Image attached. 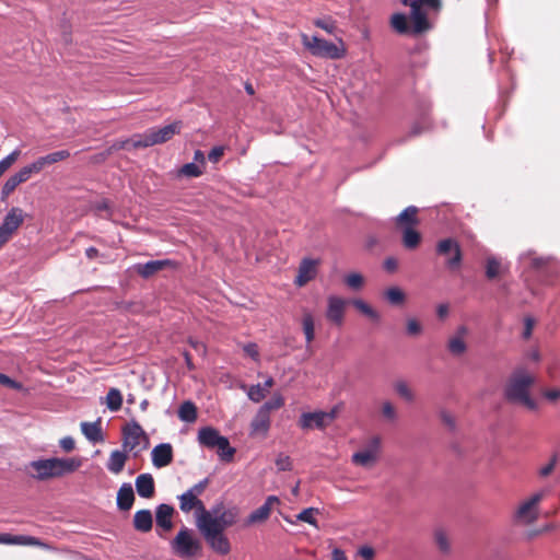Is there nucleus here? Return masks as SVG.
I'll use <instances>...</instances> for the list:
<instances>
[{"instance_id":"393cba45","label":"nucleus","mask_w":560,"mask_h":560,"mask_svg":"<svg viewBox=\"0 0 560 560\" xmlns=\"http://www.w3.org/2000/svg\"><path fill=\"white\" fill-rule=\"evenodd\" d=\"M174 514V508L166 503H161L155 510V522L159 527L168 532L173 527L172 516Z\"/></svg>"},{"instance_id":"dca6fc26","label":"nucleus","mask_w":560,"mask_h":560,"mask_svg":"<svg viewBox=\"0 0 560 560\" xmlns=\"http://www.w3.org/2000/svg\"><path fill=\"white\" fill-rule=\"evenodd\" d=\"M279 503V498L276 495H269L266 498L265 502L255 511H253L246 518L245 525H254L258 523H262L270 516L271 509L273 504Z\"/></svg>"},{"instance_id":"4c0bfd02","label":"nucleus","mask_w":560,"mask_h":560,"mask_svg":"<svg viewBox=\"0 0 560 560\" xmlns=\"http://www.w3.org/2000/svg\"><path fill=\"white\" fill-rule=\"evenodd\" d=\"M106 406L110 411H118L122 406V395L118 388H110L106 396Z\"/></svg>"},{"instance_id":"774afa93","label":"nucleus","mask_w":560,"mask_h":560,"mask_svg":"<svg viewBox=\"0 0 560 560\" xmlns=\"http://www.w3.org/2000/svg\"><path fill=\"white\" fill-rule=\"evenodd\" d=\"M441 419L450 428V430L455 429V419L451 413H448L447 411H442Z\"/></svg>"},{"instance_id":"423d86ee","label":"nucleus","mask_w":560,"mask_h":560,"mask_svg":"<svg viewBox=\"0 0 560 560\" xmlns=\"http://www.w3.org/2000/svg\"><path fill=\"white\" fill-rule=\"evenodd\" d=\"M215 516L209 511H203L197 515L196 524L198 528H210L224 532L225 528L233 526L240 517V509L231 506L220 512V506L212 509Z\"/></svg>"},{"instance_id":"e2e57ef3","label":"nucleus","mask_w":560,"mask_h":560,"mask_svg":"<svg viewBox=\"0 0 560 560\" xmlns=\"http://www.w3.org/2000/svg\"><path fill=\"white\" fill-rule=\"evenodd\" d=\"M59 445L60 447L65 451V452H71L74 450V446H75V443H74V440L72 436H63L60 441H59Z\"/></svg>"},{"instance_id":"864d4df0","label":"nucleus","mask_w":560,"mask_h":560,"mask_svg":"<svg viewBox=\"0 0 560 560\" xmlns=\"http://www.w3.org/2000/svg\"><path fill=\"white\" fill-rule=\"evenodd\" d=\"M558 463V456L553 454L547 464L541 466L538 470V475L542 478L548 477L555 469L556 465Z\"/></svg>"},{"instance_id":"9b49d317","label":"nucleus","mask_w":560,"mask_h":560,"mask_svg":"<svg viewBox=\"0 0 560 560\" xmlns=\"http://www.w3.org/2000/svg\"><path fill=\"white\" fill-rule=\"evenodd\" d=\"M24 221V212L21 208L12 207L0 225V248L11 238L13 233Z\"/></svg>"},{"instance_id":"a19ab883","label":"nucleus","mask_w":560,"mask_h":560,"mask_svg":"<svg viewBox=\"0 0 560 560\" xmlns=\"http://www.w3.org/2000/svg\"><path fill=\"white\" fill-rule=\"evenodd\" d=\"M353 305L355 306V308H358L361 313H363L364 315H366L368 317H370L371 319H374V320H378L380 319V315L378 313L373 310L366 302H364L363 300H360V299H357V300H353Z\"/></svg>"},{"instance_id":"13d9d810","label":"nucleus","mask_w":560,"mask_h":560,"mask_svg":"<svg viewBox=\"0 0 560 560\" xmlns=\"http://www.w3.org/2000/svg\"><path fill=\"white\" fill-rule=\"evenodd\" d=\"M243 351L246 355L250 357L254 361H259V351L255 342H248L243 346Z\"/></svg>"},{"instance_id":"603ef678","label":"nucleus","mask_w":560,"mask_h":560,"mask_svg":"<svg viewBox=\"0 0 560 560\" xmlns=\"http://www.w3.org/2000/svg\"><path fill=\"white\" fill-rule=\"evenodd\" d=\"M180 174L187 177H198L202 174V171L197 164L190 162L183 165Z\"/></svg>"},{"instance_id":"c9c22d12","label":"nucleus","mask_w":560,"mask_h":560,"mask_svg":"<svg viewBox=\"0 0 560 560\" xmlns=\"http://www.w3.org/2000/svg\"><path fill=\"white\" fill-rule=\"evenodd\" d=\"M178 418L187 423H191L197 419V408L190 400L180 404L178 408Z\"/></svg>"},{"instance_id":"58836bf2","label":"nucleus","mask_w":560,"mask_h":560,"mask_svg":"<svg viewBox=\"0 0 560 560\" xmlns=\"http://www.w3.org/2000/svg\"><path fill=\"white\" fill-rule=\"evenodd\" d=\"M385 299L392 305H400L405 302L406 295L398 287L388 288L384 293Z\"/></svg>"},{"instance_id":"6e6d98bb","label":"nucleus","mask_w":560,"mask_h":560,"mask_svg":"<svg viewBox=\"0 0 560 560\" xmlns=\"http://www.w3.org/2000/svg\"><path fill=\"white\" fill-rule=\"evenodd\" d=\"M314 24L315 26L326 31L328 34H332L336 30V24L330 18L317 19Z\"/></svg>"},{"instance_id":"b1692460","label":"nucleus","mask_w":560,"mask_h":560,"mask_svg":"<svg viewBox=\"0 0 560 560\" xmlns=\"http://www.w3.org/2000/svg\"><path fill=\"white\" fill-rule=\"evenodd\" d=\"M136 490L139 497L150 499L155 491L154 479L151 474H140L135 481Z\"/></svg>"},{"instance_id":"6e6552de","label":"nucleus","mask_w":560,"mask_h":560,"mask_svg":"<svg viewBox=\"0 0 560 560\" xmlns=\"http://www.w3.org/2000/svg\"><path fill=\"white\" fill-rule=\"evenodd\" d=\"M171 547L180 558L189 559L201 550V542L191 529L183 527L172 540Z\"/></svg>"},{"instance_id":"338daca9","label":"nucleus","mask_w":560,"mask_h":560,"mask_svg":"<svg viewBox=\"0 0 560 560\" xmlns=\"http://www.w3.org/2000/svg\"><path fill=\"white\" fill-rule=\"evenodd\" d=\"M93 209L97 212V213H101L103 211H106L108 212L110 210V205L108 202L107 199H102L100 201H96L94 205H93Z\"/></svg>"},{"instance_id":"c03bdc74","label":"nucleus","mask_w":560,"mask_h":560,"mask_svg":"<svg viewBox=\"0 0 560 560\" xmlns=\"http://www.w3.org/2000/svg\"><path fill=\"white\" fill-rule=\"evenodd\" d=\"M303 331L307 343H311L314 339V319L311 314H306L303 317Z\"/></svg>"},{"instance_id":"c756f323","label":"nucleus","mask_w":560,"mask_h":560,"mask_svg":"<svg viewBox=\"0 0 560 560\" xmlns=\"http://www.w3.org/2000/svg\"><path fill=\"white\" fill-rule=\"evenodd\" d=\"M466 334H467V328L465 326H460L457 329V336L452 337L448 340L447 349L452 354L460 355L466 351L467 346L463 339V336Z\"/></svg>"},{"instance_id":"9d476101","label":"nucleus","mask_w":560,"mask_h":560,"mask_svg":"<svg viewBox=\"0 0 560 560\" xmlns=\"http://www.w3.org/2000/svg\"><path fill=\"white\" fill-rule=\"evenodd\" d=\"M436 254L445 257V266L456 270L463 261V254L457 241L452 237L443 238L436 244Z\"/></svg>"},{"instance_id":"20e7f679","label":"nucleus","mask_w":560,"mask_h":560,"mask_svg":"<svg viewBox=\"0 0 560 560\" xmlns=\"http://www.w3.org/2000/svg\"><path fill=\"white\" fill-rule=\"evenodd\" d=\"M182 126L183 122L176 120L161 128H149L143 133L135 135L127 140L124 148L140 149L164 143L171 140L175 135H178L182 130Z\"/></svg>"},{"instance_id":"79ce46f5","label":"nucleus","mask_w":560,"mask_h":560,"mask_svg":"<svg viewBox=\"0 0 560 560\" xmlns=\"http://www.w3.org/2000/svg\"><path fill=\"white\" fill-rule=\"evenodd\" d=\"M33 174H37V170L32 162L23 166L19 172L14 173L13 176L16 178L18 183L22 184L30 179Z\"/></svg>"},{"instance_id":"a18cd8bd","label":"nucleus","mask_w":560,"mask_h":560,"mask_svg":"<svg viewBox=\"0 0 560 560\" xmlns=\"http://www.w3.org/2000/svg\"><path fill=\"white\" fill-rule=\"evenodd\" d=\"M418 212L417 207L409 206L404 209L397 217L398 222H407L409 224H415L417 222L416 214Z\"/></svg>"},{"instance_id":"0e129e2a","label":"nucleus","mask_w":560,"mask_h":560,"mask_svg":"<svg viewBox=\"0 0 560 560\" xmlns=\"http://www.w3.org/2000/svg\"><path fill=\"white\" fill-rule=\"evenodd\" d=\"M223 153H224L223 147H213L211 149V151L209 152V154H208V159L211 162L215 163V162H218L221 159Z\"/></svg>"},{"instance_id":"f3484780","label":"nucleus","mask_w":560,"mask_h":560,"mask_svg":"<svg viewBox=\"0 0 560 560\" xmlns=\"http://www.w3.org/2000/svg\"><path fill=\"white\" fill-rule=\"evenodd\" d=\"M317 259L313 258H303L300 266H299V272L294 280V283L298 287H303L311 280H313L317 275Z\"/></svg>"},{"instance_id":"6ab92c4d","label":"nucleus","mask_w":560,"mask_h":560,"mask_svg":"<svg viewBox=\"0 0 560 560\" xmlns=\"http://www.w3.org/2000/svg\"><path fill=\"white\" fill-rule=\"evenodd\" d=\"M167 266H174V262L170 259L150 260L144 264H136L133 266L135 271L144 279L150 278L154 273L163 270Z\"/></svg>"},{"instance_id":"49530a36","label":"nucleus","mask_w":560,"mask_h":560,"mask_svg":"<svg viewBox=\"0 0 560 560\" xmlns=\"http://www.w3.org/2000/svg\"><path fill=\"white\" fill-rule=\"evenodd\" d=\"M317 512V509L315 508H307V509H304L303 511H301L298 515H296V520L298 521H301V522H305L312 526H315L317 527V521L316 518L314 517V513Z\"/></svg>"},{"instance_id":"37998d69","label":"nucleus","mask_w":560,"mask_h":560,"mask_svg":"<svg viewBox=\"0 0 560 560\" xmlns=\"http://www.w3.org/2000/svg\"><path fill=\"white\" fill-rule=\"evenodd\" d=\"M284 405V399L280 394H275L269 400H267L261 407V410H265L270 415V411L280 409Z\"/></svg>"},{"instance_id":"c85d7f7f","label":"nucleus","mask_w":560,"mask_h":560,"mask_svg":"<svg viewBox=\"0 0 560 560\" xmlns=\"http://www.w3.org/2000/svg\"><path fill=\"white\" fill-rule=\"evenodd\" d=\"M0 544L39 546L42 542L33 536L0 534Z\"/></svg>"},{"instance_id":"680f3d73","label":"nucleus","mask_w":560,"mask_h":560,"mask_svg":"<svg viewBox=\"0 0 560 560\" xmlns=\"http://www.w3.org/2000/svg\"><path fill=\"white\" fill-rule=\"evenodd\" d=\"M276 466L280 471H287L291 469V460L289 456L280 455L276 459Z\"/></svg>"},{"instance_id":"e433bc0d","label":"nucleus","mask_w":560,"mask_h":560,"mask_svg":"<svg viewBox=\"0 0 560 560\" xmlns=\"http://www.w3.org/2000/svg\"><path fill=\"white\" fill-rule=\"evenodd\" d=\"M421 236L418 231L411 226H407L404 230L402 243L408 249H415L420 243Z\"/></svg>"},{"instance_id":"39448f33","label":"nucleus","mask_w":560,"mask_h":560,"mask_svg":"<svg viewBox=\"0 0 560 560\" xmlns=\"http://www.w3.org/2000/svg\"><path fill=\"white\" fill-rule=\"evenodd\" d=\"M402 4L410 8V19L415 20L413 31L430 32L433 28V22L429 14H438L442 9V0H401Z\"/></svg>"},{"instance_id":"f03ea898","label":"nucleus","mask_w":560,"mask_h":560,"mask_svg":"<svg viewBox=\"0 0 560 560\" xmlns=\"http://www.w3.org/2000/svg\"><path fill=\"white\" fill-rule=\"evenodd\" d=\"M81 464V459L75 457H51L33 460L31 467L36 471L35 477L38 480H47L72 474Z\"/></svg>"},{"instance_id":"3c124183","label":"nucleus","mask_w":560,"mask_h":560,"mask_svg":"<svg viewBox=\"0 0 560 560\" xmlns=\"http://www.w3.org/2000/svg\"><path fill=\"white\" fill-rule=\"evenodd\" d=\"M395 390L400 397H402L407 401H412L415 398L412 392L409 389L407 383L404 381H399L395 384Z\"/></svg>"},{"instance_id":"f704fd0d","label":"nucleus","mask_w":560,"mask_h":560,"mask_svg":"<svg viewBox=\"0 0 560 560\" xmlns=\"http://www.w3.org/2000/svg\"><path fill=\"white\" fill-rule=\"evenodd\" d=\"M508 267H503L501 261L494 257L489 256L486 259V277L489 280L495 279L501 272H505Z\"/></svg>"},{"instance_id":"5701e85b","label":"nucleus","mask_w":560,"mask_h":560,"mask_svg":"<svg viewBox=\"0 0 560 560\" xmlns=\"http://www.w3.org/2000/svg\"><path fill=\"white\" fill-rule=\"evenodd\" d=\"M80 428L89 442L96 444L104 441L101 418L96 419L94 422L83 421L81 422Z\"/></svg>"},{"instance_id":"5fc2aeb1","label":"nucleus","mask_w":560,"mask_h":560,"mask_svg":"<svg viewBox=\"0 0 560 560\" xmlns=\"http://www.w3.org/2000/svg\"><path fill=\"white\" fill-rule=\"evenodd\" d=\"M210 480L208 477L203 478L199 482L195 483L191 488H189L186 492H190V495L194 498H198V495L202 494V492L208 487Z\"/></svg>"},{"instance_id":"bb28decb","label":"nucleus","mask_w":560,"mask_h":560,"mask_svg":"<svg viewBox=\"0 0 560 560\" xmlns=\"http://www.w3.org/2000/svg\"><path fill=\"white\" fill-rule=\"evenodd\" d=\"M133 502L135 492L132 486L129 482H124L117 492V508L121 511H129L132 508Z\"/></svg>"},{"instance_id":"2f4dec72","label":"nucleus","mask_w":560,"mask_h":560,"mask_svg":"<svg viewBox=\"0 0 560 560\" xmlns=\"http://www.w3.org/2000/svg\"><path fill=\"white\" fill-rule=\"evenodd\" d=\"M273 385V378L268 377L264 384L252 385L248 388L247 396L254 402H259L266 397V392Z\"/></svg>"},{"instance_id":"ddd939ff","label":"nucleus","mask_w":560,"mask_h":560,"mask_svg":"<svg viewBox=\"0 0 560 560\" xmlns=\"http://www.w3.org/2000/svg\"><path fill=\"white\" fill-rule=\"evenodd\" d=\"M544 492L534 493L529 499L524 501L515 511L516 521L524 524H530L537 518V505L542 500Z\"/></svg>"},{"instance_id":"ea45409f","label":"nucleus","mask_w":560,"mask_h":560,"mask_svg":"<svg viewBox=\"0 0 560 560\" xmlns=\"http://www.w3.org/2000/svg\"><path fill=\"white\" fill-rule=\"evenodd\" d=\"M428 110H429V106H423L421 108V122H416L412 125L411 129H410V135L411 136H418L420 135L424 129L429 128L430 124L429 121L427 120V114H428Z\"/></svg>"},{"instance_id":"1a4fd4ad","label":"nucleus","mask_w":560,"mask_h":560,"mask_svg":"<svg viewBox=\"0 0 560 560\" xmlns=\"http://www.w3.org/2000/svg\"><path fill=\"white\" fill-rule=\"evenodd\" d=\"M303 43L310 51L317 57L339 59L343 56V49L339 48L331 42L319 38L318 36H312L308 38L306 35H303Z\"/></svg>"},{"instance_id":"4be33fe9","label":"nucleus","mask_w":560,"mask_h":560,"mask_svg":"<svg viewBox=\"0 0 560 560\" xmlns=\"http://www.w3.org/2000/svg\"><path fill=\"white\" fill-rule=\"evenodd\" d=\"M327 415L326 411H315V412H303L300 417L299 424L302 429H324L327 425Z\"/></svg>"},{"instance_id":"0eeeda50","label":"nucleus","mask_w":560,"mask_h":560,"mask_svg":"<svg viewBox=\"0 0 560 560\" xmlns=\"http://www.w3.org/2000/svg\"><path fill=\"white\" fill-rule=\"evenodd\" d=\"M198 443L209 450H217L218 456L222 462L233 460L236 450L230 445L226 436L212 427H202L198 431Z\"/></svg>"},{"instance_id":"412c9836","label":"nucleus","mask_w":560,"mask_h":560,"mask_svg":"<svg viewBox=\"0 0 560 560\" xmlns=\"http://www.w3.org/2000/svg\"><path fill=\"white\" fill-rule=\"evenodd\" d=\"M390 24L392 27L401 35H412L418 36L421 34H424L425 32H416L413 31L415 27V20L410 19V23L408 22V18L404 13H395L390 18Z\"/></svg>"},{"instance_id":"f8f14e48","label":"nucleus","mask_w":560,"mask_h":560,"mask_svg":"<svg viewBox=\"0 0 560 560\" xmlns=\"http://www.w3.org/2000/svg\"><path fill=\"white\" fill-rule=\"evenodd\" d=\"M122 447L129 452L133 451L141 441L148 442L144 430L136 420H131L122 428Z\"/></svg>"},{"instance_id":"052dcab7","label":"nucleus","mask_w":560,"mask_h":560,"mask_svg":"<svg viewBox=\"0 0 560 560\" xmlns=\"http://www.w3.org/2000/svg\"><path fill=\"white\" fill-rule=\"evenodd\" d=\"M435 541L441 551L446 552L450 549V545L445 534L442 530L435 533Z\"/></svg>"},{"instance_id":"f257e3e1","label":"nucleus","mask_w":560,"mask_h":560,"mask_svg":"<svg viewBox=\"0 0 560 560\" xmlns=\"http://www.w3.org/2000/svg\"><path fill=\"white\" fill-rule=\"evenodd\" d=\"M534 377L523 368L516 369L504 386V398L511 404L523 405L529 410H536L538 405L530 396Z\"/></svg>"},{"instance_id":"aec40b11","label":"nucleus","mask_w":560,"mask_h":560,"mask_svg":"<svg viewBox=\"0 0 560 560\" xmlns=\"http://www.w3.org/2000/svg\"><path fill=\"white\" fill-rule=\"evenodd\" d=\"M346 301L339 296L330 295L328 298V306L326 317L336 325H341L343 322Z\"/></svg>"},{"instance_id":"a878e982","label":"nucleus","mask_w":560,"mask_h":560,"mask_svg":"<svg viewBox=\"0 0 560 560\" xmlns=\"http://www.w3.org/2000/svg\"><path fill=\"white\" fill-rule=\"evenodd\" d=\"M69 150H59L46 155L37 158L33 163L37 170V173L42 172L46 166L61 162L70 158Z\"/></svg>"},{"instance_id":"cd10ccee","label":"nucleus","mask_w":560,"mask_h":560,"mask_svg":"<svg viewBox=\"0 0 560 560\" xmlns=\"http://www.w3.org/2000/svg\"><path fill=\"white\" fill-rule=\"evenodd\" d=\"M153 524L152 513L150 510L143 509L135 513L133 526L137 530L148 533Z\"/></svg>"},{"instance_id":"a211bd4d","label":"nucleus","mask_w":560,"mask_h":560,"mask_svg":"<svg viewBox=\"0 0 560 560\" xmlns=\"http://www.w3.org/2000/svg\"><path fill=\"white\" fill-rule=\"evenodd\" d=\"M152 464L156 468H163L173 460V447L170 443H161L151 452Z\"/></svg>"},{"instance_id":"69168bd1","label":"nucleus","mask_w":560,"mask_h":560,"mask_svg":"<svg viewBox=\"0 0 560 560\" xmlns=\"http://www.w3.org/2000/svg\"><path fill=\"white\" fill-rule=\"evenodd\" d=\"M383 267L387 272H390V273L395 272L398 267L397 259L394 257H387L384 260Z\"/></svg>"},{"instance_id":"4468645a","label":"nucleus","mask_w":560,"mask_h":560,"mask_svg":"<svg viewBox=\"0 0 560 560\" xmlns=\"http://www.w3.org/2000/svg\"><path fill=\"white\" fill-rule=\"evenodd\" d=\"M209 547L219 555H226L231 550V544L222 530L198 528Z\"/></svg>"},{"instance_id":"7c9ffc66","label":"nucleus","mask_w":560,"mask_h":560,"mask_svg":"<svg viewBox=\"0 0 560 560\" xmlns=\"http://www.w3.org/2000/svg\"><path fill=\"white\" fill-rule=\"evenodd\" d=\"M179 508L184 513L190 512L194 508L197 509L198 512L203 513L206 511L205 505L201 500L198 498H194L190 495V492H184L178 495Z\"/></svg>"},{"instance_id":"09e8293b","label":"nucleus","mask_w":560,"mask_h":560,"mask_svg":"<svg viewBox=\"0 0 560 560\" xmlns=\"http://www.w3.org/2000/svg\"><path fill=\"white\" fill-rule=\"evenodd\" d=\"M20 154L21 151L15 149L5 158L0 160V175H2L19 159Z\"/></svg>"},{"instance_id":"72a5a7b5","label":"nucleus","mask_w":560,"mask_h":560,"mask_svg":"<svg viewBox=\"0 0 560 560\" xmlns=\"http://www.w3.org/2000/svg\"><path fill=\"white\" fill-rule=\"evenodd\" d=\"M250 427L253 432L267 433L270 428V415L259 408L252 420Z\"/></svg>"},{"instance_id":"de8ad7c7","label":"nucleus","mask_w":560,"mask_h":560,"mask_svg":"<svg viewBox=\"0 0 560 560\" xmlns=\"http://www.w3.org/2000/svg\"><path fill=\"white\" fill-rule=\"evenodd\" d=\"M345 282L350 289L360 290L363 285L364 279L362 275L358 272H352L346 276Z\"/></svg>"},{"instance_id":"7ed1b4c3","label":"nucleus","mask_w":560,"mask_h":560,"mask_svg":"<svg viewBox=\"0 0 560 560\" xmlns=\"http://www.w3.org/2000/svg\"><path fill=\"white\" fill-rule=\"evenodd\" d=\"M518 268L526 280L533 276L541 281H547L549 277L558 271L553 257L536 256L530 250L518 256Z\"/></svg>"},{"instance_id":"bf43d9fd","label":"nucleus","mask_w":560,"mask_h":560,"mask_svg":"<svg viewBox=\"0 0 560 560\" xmlns=\"http://www.w3.org/2000/svg\"><path fill=\"white\" fill-rule=\"evenodd\" d=\"M0 385H3L13 389H21L23 386L18 381L9 377L8 375L0 373Z\"/></svg>"},{"instance_id":"4d7b16f0","label":"nucleus","mask_w":560,"mask_h":560,"mask_svg":"<svg viewBox=\"0 0 560 560\" xmlns=\"http://www.w3.org/2000/svg\"><path fill=\"white\" fill-rule=\"evenodd\" d=\"M406 331L409 336H417L422 331V326L417 319L409 318L407 320Z\"/></svg>"},{"instance_id":"473e14b6","label":"nucleus","mask_w":560,"mask_h":560,"mask_svg":"<svg viewBox=\"0 0 560 560\" xmlns=\"http://www.w3.org/2000/svg\"><path fill=\"white\" fill-rule=\"evenodd\" d=\"M126 460L127 454L115 450L110 453L106 467L110 472L119 474L124 469Z\"/></svg>"},{"instance_id":"8fccbe9b","label":"nucleus","mask_w":560,"mask_h":560,"mask_svg":"<svg viewBox=\"0 0 560 560\" xmlns=\"http://www.w3.org/2000/svg\"><path fill=\"white\" fill-rule=\"evenodd\" d=\"M19 185L20 183H18L16 178L13 175L8 177L1 188V199H5L7 197H9Z\"/></svg>"},{"instance_id":"2eb2a0df","label":"nucleus","mask_w":560,"mask_h":560,"mask_svg":"<svg viewBox=\"0 0 560 560\" xmlns=\"http://www.w3.org/2000/svg\"><path fill=\"white\" fill-rule=\"evenodd\" d=\"M378 447L380 439L377 436L372 438L368 448L352 455V463L363 467L371 465L376 460Z\"/></svg>"}]
</instances>
